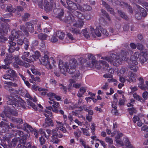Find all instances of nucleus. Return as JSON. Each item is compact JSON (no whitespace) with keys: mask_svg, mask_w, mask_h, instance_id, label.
Instances as JSON below:
<instances>
[{"mask_svg":"<svg viewBox=\"0 0 148 148\" xmlns=\"http://www.w3.org/2000/svg\"><path fill=\"white\" fill-rule=\"evenodd\" d=\"M26 95V96L27 97L29 98L28 99H27V105H28V106L27 105V107H28L30 108L29 107V106H30V104L29 103V102H30V103H32V102H31L32 100H33V101L34 102H36V101H37V100L36 98H34V99H32V97L29 94H27Z\"/></svg>","mask_w":148,"mask_h":148,"instance_id":"34","label":"nucleus"},{"mask_svg":"<svg viewBox=\"0 0 148 148\" xmlns=\"http://www.w3.org/2000/svg\"><path fill=\"white\" fill-rule=\"evenodd\" d=\"M128 54V53L127 52L122 50L120 54L118 56L112 54L110 57H104L102 58L110 62L111 64L116 66L121 64L123 61H127L130 69L132 70L134 72H136L138 70V67L137 66L138 62L137 60H136L129 61L127 60Z\"/></svg>","mask_w":148,"mask_h":148,"instance_id":"2","label":"nucleus"},{"mask_svg":"<svg viewBox=\"0 0 148 148\" xmlns=\"http://www.w3.org/2000/svg\"><path fill=\"white\" fill-rule=\"evenodd\" d=\"M6 72L8 73L11 77H13L16 75V72L12 69L8 70Z\"/></svg>","mask_w":148,"mask_h":148,"instance_id":"42","label":"nucleus"},{"mask_svg":"<svg viewBox=\"0 0 148 148\" xmlns=\"http://www.w3.org/2000/svg\"><path fill=\"white\" fill-rule=\"evenodd\" d=\"M8 109V112L9 113V114H12V115L16 116L17 115V110H12V109L10 108H9L8 107L7 108Z\"/></svg>","mask_w":148,"mask_h":148,"instance_id":"46","label":"nucleus"},{"mask_svg":"<svg viewBox=\"0 0 148 148\" xmlns=\"http://www.w3.org/2000/svg\"><path fill=\"white\" fill-rule=\"evenodd\" d=\"M40 56V54L38 51H36L35 52L34 54L33 55L32 57H30L31 58V62H33L35 60L38 59L39 56Z\"/></svg>","mask_w":148,"mask_h":148,"instance_id":"29","label":"nucleus"},{"mask_svg":"<svg viewBox=\"0 0 148 148\" xmlns=\"http://www.w3.org/2000/svg\"><path fill=\"white\" fill-rule=\"evenodd\" d=\"M107 64L104 60H100L99 62L93 60L92 62V65L93 67H95L98 69L101 68H105V64Z\"/></svg>","mask_w":148,"mask_h":148,"instance_id":"12","label":"nucleus"},{"mask_svg":"<svg viewBox=\"0 0 148 148\" xmlns=\"http://www.w3.org/2000/svg\"><path fill=\"white\" fill-rule=\"evenodd\" d=\"M9 91L10 93H15L17 92L16 90L12 88L9 89ZM15 97L16 95L14 94H11L10 95H8L7 97L8 99L7 101V104L12 105L13 107L18 109H21V108H25V103L24 101L20 98L16 99L15 98Z\"/></svg>","mask_w":148,"mask_h":148,"instance_id":"3","label":"nucleus"},{"mask_svg":"<svg viewBox=\"0 0 148 148\" xmlns=\"http://www.w3.org/2000/svg\"><path fill=\"white\" fill-rule=\"evenodd\" d=\"M81 129L82 130L83 133L84 135L86 136H89V132L88 131V129H84L83 128H81Z\"/></svg>","mask_w":148,"mask_h":148,"instance_id":"56","label":"nucleus"},{"mask_svg":"<svg viewBox=\"0 0 148 148\" xmlns=\"http://www.w3.org/2000/svg\"><path fill=\"white\" fill-rule=\"evenodd\" d=\"M24 43L25 44L24 46V48L25 50H27L28 49V48L29 44V42L28 39L26 38H24Z\"/></svg>","mask_w":148,"mask_h":148,"instance_id":"50","label":"nucleus"},{"mask_svg":"<svg viewBox=\"0 0 148 148\" xmlns=\"http://www.w3.org/2000/svg\"><path fill=\"white\" fill-rule=\"evenodd\" d=\"M141 130H142L145 131L147 133L144 136L145 138L148 137V126L145 125L142 127Z\"/></svg>","mask_w":148,"mask_h":148,"instance_id":"47","label":"nucleus"},{"mask_svg":"<svg viewBox=\"0 0 148 148\" xmlns=\"http://www.w3.org/2000/svg\"><path fill=\"white\" fill-rule=\"evenodd\" d=\"M82 33L83 34L84 36L87 38H88L90 37V30L88 32L87 30L86 29H83L82 31Z\"/></svg>","mask_w":148,"mask_h":148,"instance_id":"40","label":"nucleus"},{"mask_svg":"<svg viewBox=\"0 0 148 148\" xmlns=\"http://www.w3.org/2000/svg\"><path fill=\"white\" fill-rule=\"evenodd\" d=\"M4 84H6L9 87L11 86L17 87L18 86V85L20 84V82L17 79L15 80V82L13 83L10 82L5 81Z\"/></svg>","mask_w":148,"mask_h":148,"instance_id":"20","label":"nucleus"},{"mask_svg":"<svg viewBox=\"0 0 148 148\" xmlns=\"http://www.w3.org/2000/svg\"><path fill=\"white\" fill-rule=\"evenodd\" d=\"M64 102L65 103L67 104L68 103H69V108L70 109H73L74 108H79V106H76V105H74L73 103H70L69 101L67 99H65L64 100Z\"/></svg>","mask_w":148,"mask_h":148,"instance_id":"37","label":"nucleus"},{"mask_svg":"<svg viewBox=\"0 0 148 148\" xmlns=\"http://www.w3.org/2000/svg\"><path fill=\"white\" fill-rule=\"evenodd\" d=\"M29 103L30 104V106L35 110L38 112L42 111V110L43 107L40 104H37V105H35L33 103L29 102Z\"/></svg>","mask_w":148,"mask_h":148,"instance_id":"21","label":"nucleus"},{"mask_svg":"<svg viewBox=\"0 0 148 148\" xmlns=\"http://www.w3.org/2000/svg\"><path fill=\"white\" fill-rule=\"evenodd\" d=\"M60 104L58 102H55L54 103V104L52 105L53 108L51 106L46 107L45 109V112L48 114H51V110L52 111L55 113H58V108Z\"/></svg>","mask_w":148,"mask_h":148,"instance_id":"9","label":"nucleus"},{"mask_svg":"<svg viewBox=\"0 0 148 148\" xmlns=\"http://www.w3.org/2000/svg\"><path fill=\"white\" fill-rule=\"evenodd\" d=\"M136 74L133 73H131L128 79H126L128 82H135L136 81Z\"/></svg>","mask_w":148,"mask_h":148,"instance_id":"27","label":"nucleus"},{"mask_svg":"<svg viewBox=\"0 0 148 148\" xmlns=\"http://www.w3.org/2000/svg\"><path fill=\"white\" fill-rule=\"evenodd\" d=\"M107 70H109V72L111 74H113L114 73L113 70L110 68V67H109V65L107 64H105V68Z\"/></svg>","mask_w":148,"mask_h":148,"instance_id":"51","label":"nucleus"},{"mask_svg":"<svg viewBox=\"0 0 148 148\" xmlns=\"http://www.w3.org/2000/svg\"><path fill=\"white\" fill-rule=\"evenodd\" d=\"M67 37L73 42H74L75 41V38L73 37V35L70 33H68L67 34Z\"/></svg>","mask_w":148,"mask_h":148,"instance_id":"62","label":"nucleus"},{"mask_svg":"<svg viewBox=\"0 0 148 148\" xmlns=\"http://www.w3.org/2000/svg\"><path fill=\"white\" fill-rule=\"evenodd\" d=\"M56 36H57L56 34H54L52 36V37L51 38L50 41L54 43L56 42L58 40V39Z\"/></svg>","mask_w":148,"mask_h":148,"instance_id":"55","label":"nucleus"},{"mask_svg":"<svg viewBox=\"0 0 148 148\" xmlns=\"http://www.w3.org/2000/svg\"><path fill=\"white\" fill-rule=\"evenodd\" d=\"M110 31L113 35H115L118 33V31L111 27L110 28Z\"/></svg>","mask_w":148,"mask_h":148,"instance_id":"59","label":"nucleus"},{"mask_svg":"<svg viewBox=\"0 0 148 148\" xmlns=\"http://www.w3.org/2000/svg\"><path fill=\"white\" fill-rule=\"evenodd\" d=\"M56 34L57 36L60 39H62L64 38V34L63 32L59 31L57 32Z\"/></svg>","mask_w":148,"mask_h":148,"instance_id":"45","label":"nucleus"},{"mask_svg":"<svg viewBox=\"0 0 148 148\" xmlns=\"http://www.w3.org/2000/svg\"><path fill=\"white\" fill-rule=\"evenodd\" d=\"M125 143V145L127 148H134V147L131 145L129 142L128 138H125L123 139Z\"/></svg>","mask_w":148,"mask_h":148,"instance_id":"36","label":"nucleus"},{"mask_svg":"<svg viewBox=\"0 0 148 148\" xmlns=\"http://www.w3.org/2000/svg\"><path fill=\"white\" fill-rule=\"evenodd\" d=\"M118 94L117 93L115 94L113 96V101L112 102V107L115 110L116 109V104L117 103L118 100L117 99Z\"/></svg>","mask_w":148,"mask_h":148,"instance_id":"23","label":"nucleus"},{"mask_svg":"<svg viewBox=\"0 0 148 148\" xmlns=\"http://www.w3.org/2000/svg\"><path fill=\"white\" fill-rule=\"evenodd\" d=\"M67 5V8L68 9H79L81 7L79 5H77L76 4L73 3L72 1L70 0H67L66 2Z\"/></svg>","mask_w":148,"mask_h":148,"instance_id":"18","label":"nucleus"},{"mask_svg":"<svg viewBox=\"0 0 148 148\" xmlns=\"http://www.w3.org/2000/svg\"><path fill=\"white\" fill-rule=\"evenodd\" d=\"M104 12V13L103 15H104V20L103 21L104 23H107L110 22V19L108 14L105 12Z\"/></svg>","mask_w":148,"mask_h":148,"instance_id":"38","label":"nucleus"},{"mask_svg":"<svg viewBox=\"0 0 148 148\" xmlns=\"http://www.w3.org/2000/svg\"><path fill=\"white\" fill-rule=\"evenodd\" d=\"M44 115L46 117L45 119V122L43 125V126L44 127H46L49 126H52L53 125V123L52 121L50 119L49 117V115L44 113Z\"/></svg>","mask_w":148,"mask_h":148,"instance_id":"16","label":"nucleus"},{"mask_svg":"<svg viewBox=\"0 0 148 148\" xmlns=\"http://www.w3.org/2000/svg\"><path fill=\"white\" fill-rule=\"evenodd\" d=\"M57 123V127L59 130L62 131L63 133H65L66 132V130L65 127H63V124L61 122L56 121Z\"/></svg>","mask_w":148,"mask_h":148,"instance_id":"28","label":"nucleus"},{"mask_svg":"<svg viewBox=\"0 0 148 148\" xmlns=\"http://www.w3.org/2000/svg\"><path fill=\"white\" fill-rule=\"evenodd\" d=\"M144 82H140L138 84V87L141 89L143 90L145 88L144 85L143 84Z\"/></svg>","mask_w":148,"mask_h":148,"instance_id":"63","label":"nucleus"},{"mask_svg":"<svg viewBox=\"0 0 148 148\" xmlns=\"http://www.w3.org/2000/svg\"><path fill=\"white\" fill-rule=\"evenodd\" d=\"M8 27V25H2L1 27L0 28V33H6Z\"/></svg>","mask_w":148,"mask_h":148,"instance_id":"30","label":"nucleus"},{"mask_svg":"<svg viewBox=\"0 0 148 148\" xmlns=\"http://www.w3.org/2000/svg\"><path fill=\"white\" fill-rule=\"evenodd\" d=\"M80 108H82V110H85L88 112L89 114L92 115L93 114V111L91 110H89L87 109V107L86 106L84 105L83 106H80Z\"/></svg>","mask_w":148,"mask_h":148,"instance_id":"43","label":"nucleus"},{"mask_svg":"<svg viewBox=\"0 0 148 148\" xmlns=\"http://www.w3.org/2000/svg\"><path fill=\"white\" fill-rule=\"evenodd\" d=\"M44 8L46 9H50L54 8L55 6V4L53 0H45L44 4Z\"/></svg>","mask_w":148,"mask_h":148,"instance_id":"15","label":"nucleus"},{"mask_svg":"<svg viewBox=\"0 0 148 148\" xmlns=\"http://www.w3.org/2000/svg\"><path fill=\"white\" fill-rule=\"evenodd\" d=\"M24 127H19L17 126V128L19 129H22L25 131L27 132V133H25L21 136V138L19 140L20 143L22 144L18 145V147H21V148H37L35 146H32L31 145L28 143L27 144L24 143L25 142V140L29 138L30 136V134L28 133L29 131H32L33 130V128L32 127L26 123H25L23 124Z\"/></svg>","mask_w":148,"mask_h":148,"instance_id":"5","label":"nucleus"},{"mask_svg":"<svg viewBox=\"0 0 148 148\" xmlns=\"http://www.w3.org/2000/svg\"><path fill=\"white\" fill-rule=\"evenodd\" d=\"M31 70L32 73L34 74L39 75L40 74V72H39L36 68L33 65L31 66Z\"/></svg>","mask_w":148,"mask_h":148,"instance_id":"41","label":"nucleus"},{"mask_svg":"<svg viewBox=\"0 0 148 148\" xmlns=\"http://www.w3.org/2000/svg\"><path fill=\"white\" fill-rule=\"evenodd\" d=\"M15 62L13 63L14 66L16 68L19 67L18 65L21 66H23L26 68H28L29 66V63L26 62H24L22 60H19L18 56H17L15 57Z\"/></svg>","mask_w":148,"mask_h":148,"instance_id":"10","label":"nucleus"},{"mask_svg":"<svg viewBox=\"0 0 148 148\" xmlns=\"http://www.w3.org/2000/svg\"><path fill=\"white\" fill-rule=\"evenodd\" d=\"M117 135L116 136V142L120 145H123V142L122 141H120L118 140L119 138H120L123 136V134L120 132H118V133H117Z\"/></svg>","mask_w":148,"mask_h":148,"instance_id":"35","label":"nucleus"},{"mask_svg":"<svg viewBox=\"0 0 148 148\" xmlns=\"http://www.w3.org/2000/svg\"><path fill=\"white\" fill-rule=\"evenodd\" d=\"M81 132L79 130L75 131L74 133V136L76 138L78 139L80 136Z\"/></svg>","mask_w":148,"mask_h":148,"instance_id":"52","label":"nucleus"},{"mask_svg":"<svg viewBox=\"0 0 148 148\" xmlns=\"http://www.w3.org/2000/svg\"><path fill=\"white\" fill-rule=\"evenodd\" d=\"M86 88L81 87L79 89V90L78 92L77 95V96L79 97H81L86 92Z\"/></svg>","mask_w":148,"mask_h":148,"instance_id":"32","label":"nucleus"},{"mask_svg":"<svg viewBox=\"0 0 148 148\" xmlns=\"http://www.w3.org/2000/svg\"><path fill=\"white\" fill-rule=\"evenodd\" d=\"M140 12L137 13L135 14V17L138 20L141 19L143 17L147 15L146 10H139Z\"/></svg>","mask_w":148,"mask_h":148,"instance_id":"19","label":"nucleus"},{"mask_svg":"<svg viewBox=\"0 0 148 148\" xmlns=\"http://www.w3.org/2000/svg\"><path fill=\"white\" fill-rule=\"evenodd\" d=\"M114 3L118 5H121L123 6V8L125 9H130V6L126 3L124 2H120L118 0H116L114 1Z\"/></svg>","mask_w":148,"mask_h":148,"instance_id":"25","label":"nucleus"},{"mask_svg":"<svg viewBox=\"0 0 148 148\" xmlns=\"http://www.w3.org/2000/svg\"><path fill=\"white\" fill-rule=\"evenodd\" d=\"M99 27L100 30L103 35L106 36H108L109 35L108 32L105 29H104L101 27Z\"/></svg>","mask_w":148,"mask_h":148,"instance_id":"53","label":"nucleus"},{"mask_svg":"<svg viewBox=\"0 0 148 148\" xmlns=\"http://www.w3.org/2000/svg\"><path fill=\"white\" fill-rule=\"evenodd\" d=\"M95 125H96L95 123H92L90 127V128L91 130V132L93 134H94L95 133Z\"/></svg>","mask_w":148,"mask_h":148,"instance_id":"61","label":"nucleus"},{"mask_svg":"<svg viewBox=\"0 0 148 148\" xmlns=\"http://www.w3.org/2000/svg\"><path fill=\"white\" fill-rule=\"evenodd\" d=\"M23 36L22 32L20 31L16 30H13L12 31L11 35L9 37V39L11 40L9 41V48L8 49V51L12 53L14 50L15 48L13 46L16 45V43L12 40H14L15 38H18L20 37L23 38Z\"/></svg>","mask_w":148,"mask_h":148,"instance_id":"7","label":"nucleus"},{"mask_svg":"<svg viewBox=\"0 0 148 148\" xmlns=\"http://www.w3.org/2000/svg\"><path fill=\"white\" fill-rule=\"evenodd\" d=\"M133 97L136 100L140 101L141 102L144 101L143 99L136 93H134L133 94Z\"/></svg>","mask_w":148,"mask_h":148,"instance_id":"49","label":"nucleus"},{"mask_svg":"<svg viewBox=\"0 0 148 148\" xmlns=\"http://www.w3.org/2000/svg\"><path fill=\"white\" fill-rule=\"evenodd\" d=\"M13 59L14 57L11 55H6V58L4 60L5 64L6 65H8L12 62V60Z\"/></svg>","mask_w":148,"mask_h":148,"instance_id":"24","label":"nucleus"},{"mask_svg":"<svg viewBox=\"0 0 148 148\" xmlns=\"http://www.w3.org/2000/svg\"><path fill=\"white\" fill-rule=\"evenodd\" d=\"M29 53L28 52H24L21 56V58L22 59L25 61H26L27 62H31V58L30 59H28L27 58V57L29 56Z\"/></svg>","mask_w":148,"mask_h":148,"instance_id":"26","label":"nucleus"},{"mask_svg":"<svg viewBox=\"0 0 148 148\" xmlns=\"http://www.w3.org/2000/svg\"><path fill=\"white\" fill-rule=\"evenodd\" d=\"M9 113L8 112V110H7V111L5 110L1 114V116L3 118L5 116L8 117H10V116L9 115Z\"/></svg>","mask_w":148,"mask_h":148,"instance_id":"54","label":"nucleus"},{"mask_svg":"<svg viewBox=\"0 0 148 148\" xmlns=\"http://www.w3.org/2000/svg\"><path fill=\"white\" fill-rule=\"evenodd\" d=\"M45 136H41L39 138V140L41 145H43L45 143L46 140L45 138Z\"/></svg>","mask_w":148,"mask_h":148,"instance_id":"57","label":"nucleus"},{"mask_svg":"<svg viewBox=\"0 0 148 148\" xmlns=\"http://www.w3.org/2000/svg\"><path fill=\"white\" fill-rule=\"evenodd\" d=\"M40 61L41 64L49 69H51L53 66H56V62L54 58L52 57L49 58L47 55H45L44 56L42 57Z\"/></svg>","mask_w":148,"mask_h":148,"instance_id":"8","label":"nucleus"},{"mask_svg":"<svg viewBox=\"0 0 148 148\" xmlns=\"http://www.w3.org/2000/svg\"><path fill=\"white\" fill-rule=\"evenodd\" d=\"M100 26L96 28L95 29H94L93 27L92 26L90 27V35H92L93 37H95L96 36L98 37L100 36L101 35V33L99 32V29H100Z\"/></svg>","mask_w":148,"mask_h":148,"instance_id":"14","label":"nucleus"},{"mask_svg":"<svg viewBox=\"0 0 148 148\" xmlns=\"http://www.w3.org/2000/svg\"><path fill=\"white\" fill-rule=\"evenodd\" d=\"M39 91L41 92V94L42 95H46L47 92V90L46 89L40 88L38 89Z\"/></svg>","mask_w":148,"mask_h":148,"instance_id":"48","label":"nucleus"},{"mask_svg":"<svg viewBox=\"0 0 148 148\" xmlns=\"http://www.w3.org/2000/svg\"><path fill=\"white\" fill-rule=\"evenodd\" d=\"M23 132L20 130H18L16 132V137L17 138L13 139L11 143H9L10 141V137H8V135L5 136L3 138V139L1 140L2 143L1 144L4 148H7L8 145L9 147L10 146L14 147L16 145L17 143L18 140V139L20 138L21 135L23 134Z\"/></svg>","mask_w":148,"mask_h":148,"instance_id":"6","label":"nucleus"},{"mask_svg":"<svg viewBox=\"0 0 148 148\" xmlns=\"http://www.w3.org/2000/svg\"><path fill=\"white\" fill-rule=\"evenodd\" d=\"M80 75V73L79 71H76V72L75 73L74 76H73L72 79H71L70 80V84L72 85L73 84V87L75 88H79L81 85L80 84L76 83L75 84V81L77 80L78 79V77Z\"/></svg>","mask_w":148,"mask_h":148,"instance_id":"11","label":"nucleus"},{"mask_svg":"<svg viewBox=\"0 0 148 148\" xmlns=\"http://www.w3.org/2000/svg\"><path fill=\"white\" fill-rule=\"evenodd\" d=\"M48 37L47 35L42 33L39 34L38 36V38L41 40H47Z\"/></svg>","mask_w":148,"mask_h":148,"instance_id":"39","label":"nucleus"},{"mask_svg":"<svg viewBox=\"0 0 148 148\" xmlns=\"http://www.w3.org/2000/svg\"><path fill=\"white\" fill-rule=\"evenodd\" d=\"M141 55L139 59L142 64H143L146 62H148V51H146L145 53V51L141 52Z\"/></svg>","mask_w":148,"mask_h":148,"instance_id":"17","label":"nucleus"},{"mask_svg":"<svg viewBox=\"0 0 148 148\" xmlns=\"http://www.w3.org/2000/svg\"><path fill=\"white\" fill-rule=\"evenodd\" d=\"M30 77L32 80L35 82H39L40 81V79L39 77H34L32 75H30Z\"/></svg>","mask_w":148,"mask_h":148,"instance_id":"60","label":"nucleus"},{"mask_svg":"<svg viewBox=\"0 0 148 148\" xmlns=\"http://www.w3.org/2000/svg\"><path fill=\"white\" fill-rule=\"evenodd\" d=\"M139 53L138 52H135L134 53L133 55H132L131 57V58L130 61H134V60H136L140 58V56Z\"/></svg>","mask_w":148,"mask_h":148,"instance_id":"31","label":"nucleus"},{"mask_svg":"<svg viewBox=\"0 0 148 148\" xmlns=\"http://www.w3.org/2000/svg\"><path fill=\"white\" fill-rule=\"evenodd\" d=\"M20 29L26 34L27 33L28 31L30 32H32L34 31L33 25L30 23L26 24L25 26H21Z\"/></svg>","mask_w":148,"mask_h":148,"instance_id":"13","label":"nucleus"},{"mask_svg":"<svg viewBox=\"0 0 148 148\" xmlns=\"http://www.w3.org/2000/svg\"><path fill=\"white\" fill-rule=\"evenodd\" d=\"M101 3L102 5L106 9H110V6L109 5L104 1L103 0L101 1Z\"/></svg>","mask_w":148,"mask_h":148,"instance_id":"64","label":"nucleus"},{"mask_svg":"<svg viewBox=\"0 0 148 148\" xmlns=\"http://www.w3.org/2000/svg\"><path fill=\"white\" fill-rule=\"evenodd\" d=\"M73 14L76 16H74L73 14H70L65 17L64 21L67 23V27L72 33L80 34L81 29L84 25L83 20L85 16L79 12L74 10Z\"/></svg>","mask_w":148,"mask_h":148,"instance_id":"1","label":"nucleus"},{"mask_svg":"<svg viewBox=\"0 0 148 148\" xmlns=\"http://www.w3.org/2000/svg\"><path fill=\"white\" fill-rule=\"evenodd\" d=\"M47 95L49 97V99L50 100H54V98L57 101H60L61 98L60 96L56 95L54 93L49 92L47 94Z\"/></svg>","mask_w":148,"mask_h":148,"instance_id":"22","label":"nucleus"},{"mask_svg":"<svg viewBox=\"0 0 148 148\" xmlns=\"http://www.w3.org/2000/svg\"><path fill=\"white\" fill-rule=\"evenodd\" d=\"M51 141L53 143L56 144H58L60 142L59 139L55 137H52Z\"/></svg>","mask_w":148,"mask_h":148,"instance_id":"58","label":"nucleus"},{"mask_svg":"<svg viewBox=\"0 0 148 148\" xmlns=\"http://www.w3.org/2000/svg\"><path fill=\"white\" fill-rule=\"evenodd\" d=\"M12 120L13 122L16 123L21 124L23 123L22 120L20 119H17L15 118H12Z\"/></svg>","mask_w":148,"mask_h":148,"instance_id":"44","label":"nucleus"},{"mask_svg":"<svg viewBox=\"0 0 148 148\" xmlns=\"http://www.w3.org/2000/svg\"><path fill=\"white\" fill-rule=\"evenodd\" d=\"M77 64L75 60L72 59L69 63L63 62L62 60L59 61V67L60 72L64 75L66 72H68L70 74H73L76 71V68Z\"/></svg>","mask_w":148,"mask_h":148,"instance_id":"4","label":"nucleus"},{"mask_svg":"<svg viewBox=\"0 0 148 148\" xmlns=\"http://www.w3.org/2000/svg\"><path fill=\"white\" fill-rule=\"evenodd\" d=\"M127 71V69L126 68L122 67L120 70L117 72V75L119 76H123Z\"/></svg>","mask_w":148,"mask_h":148,"instance_id":"33","label":"nucleus"}]
</instances>
